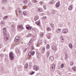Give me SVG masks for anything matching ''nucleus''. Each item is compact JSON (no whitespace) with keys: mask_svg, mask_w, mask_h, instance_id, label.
I'll use <instances>...</instances> for the list:
<instances>
[{"mask_svg":"<svg viewBox=\"0 0 76 76\" xmlns=\"http://www.w3.org/2000/svg\"><path fill=\"white\" fill-rule=\"evenodd\" d=\"M34 47L33 46H32V48H31V50H34Z\"/></svg>","mask_w":76,"mask_h":76,"instance_id":"nucleus-57","label":"nucleus"},{"mask_svg":"<svg viewBox=\"0 0 76 76\" xmlns=\"http://www.w3.org/2000/svg\"><path fill=\"white\" fill-rule=\"evenodd\" d=\"M5 61L6 63H8V61H9L7 58H5Z\"/></svg>","mask_w":76,"mask_h":76,"instance_id":"nucleus-36","label":"nucleus"},{"mask_svg":"<svg viewBox=\"0 0 76 76\" xmlns=\"http://www.w3.org/2000/svg\"><path fill=\"white\" fill-rule=\"evenodd\" d=\"M68 32V30L67 29H65L63 30L62 33H64V34H67Z\"/></svg>","mask_w":76,"mask_h":76,"instance_id":"nucleus-7","label":"nucleus"},{"mask_svg":"<svg viewBox=\"0 0 76 76\" xmlns=\"http://www.w3.org/2000/svg\"><path fill=\"white\" fill-rule=\"evenodd\" d=\"M69 47L71 49H72V47H73V46H72V44L69 43Z\"/></svg>","mask_w":76,"mask_h":76,"instance_id":"nucleus-18","label":"nucleus"},{"mask_svg":"<svg viewBox=\"0 0 76 76\" xmlns=\"http://www.w3.org/2000/svg\"><path fill=\"white\" fill-rule=\"evenodd\" d=\"M44 51H45V48H43V49H42V53H44Z\"/></svg>","mask_w":76,"mask_h":76,"instance_id":"nucleus-30","label":"nucleus"},{"mask_svg":"<svg viewBox=\"0 0 76 76\" xmlns=\"http://www.w3.org/2000/svg\"><path fill=\"white\" fill-rule=\"evenodd\" d=\"M15 51H16V53H19V50L18 49V48H16V49Z\"/></svg>","mask_w":76,"mask_h":76,"instance_id":"nucleus-33","label":"nucleus"},{"mask_svg":"<svg viewBox=\"0 0 76 76\" xmlns=\"http://www.w3.org/2000/svg\"><path fill=\"white\" fill-rule=\"evenodd\" d=\"M34 73H35V72L34 71V72H32L31 73H30L29 74L31 75H33V74H34Z\"/></svg>","mask_w":76,"mask_h":76,"instance_id":"nucleus-37","label":"nucleus"},{"mask_svg":"<svg viewBox=\"0 0 76 76\" xmlns=\"http://www.w3.org/2000/svg\"><path fill=\"white\" fill-rule=\"evenodd\" d=\"M2 4H6L7 3V0H2Z\"/></svg>","mask_w":76,"mask_h":76,"instance_id":"nucleus-13","label":"nucleus"},{"mask_svg":"<svg viewBox=\"0 0 76 76\" xmlns=\"http://www.w3.org/2000/svg\"><path fill=\"white\" fill-rule=\"evenodd\" d=\"M72 69L74 71H76V67H73L72 68Z\"/></svg>","mask_w":76,"mask_h":76,"instance_id":"nucleus-26","label":"nucleus"},{"mask_svg":"<svg viewBox=\"0 0 76 76\" xmlns=\"http://www.w3.org/2000/svg\"><path fill=\"white\" fill-rule=\"evenodd\" d=\"M61 42H63L64 41V39H63V36H61Z\"/></svg>","mask_w":76,"mask_h":76,"instance_id":"nucleus-16","label":"nucleus"},{"mask_svg":"<svg viewBox=\"0 0 76 76\" xmlns=\"http://www.w3.org/2000/svg\"><path fill=\"white\" fill-rule=\"evenodd\" d=\"M51 12H52V14H53L54 15H55V14H56V11L55 10H52Z\"/></svg>","mask_w":76,"mask_h":76,"instance_id":"nucleus-21","label":"nucleus"},{"mask_svg":"<svg viewBox=\"0 0 76 76\" xmlns=\"http://www.w3.org/2000/svg\"><path fill=\"white\" fill-rule=\"evenodd\" d=\"M46 48L48 50L49 49V48H50V45H46Z\"/></svg>","mask_w":76,"mask_h":76,"instance_id":"nucleus-31","label":"nucleus"},{"mask_svg":"<svg viewBox=\"0 0 76 76\" xmlns=\"http://www.w3.org/2000/svg\"><path fill=\"white\" fill-rule=\"evenodd\" d=\"M2 9H4V7H3L2 8Z\"/></svg>","mask_w":76,"mask_h":76,"instance_id":"nucleus-64","label":"nucleus"},{"mask_svg":"<svg viewBox=\"0 0 76 76\" xmlns=\"http://www.w3.org/2000/svg\"><path fill=\"white\" fill-rule=\"evenodd\" d=\"M34 54H35V51H34L32 52L31 53V54L32 55H33V56H34Z\"/></svg>","mask_w":76,"mask_h":76,"instance_id":"nucleus-48","label":"nucleus"},{"mask_svg":"<svg viewBox=\"0 0 76 76\" xmlns=\"http://www.w3.org/2000/svg\"><path fill=\"white\" fill-rule=\"evenodd\" d=\"M38 43L39 44H42V41H40V40L38 41Z\"/></svg>","mask_w":76,"mask_h":76,"instance_id":"nucleus-40","label":"nucleus"},{"mask_svg":"<svg viewBox=\"0 0 76 76\" xmlns=\"http://www.w3.org/2000/svg\"><path fill=\"white\" fill-rule=\"evenodd\" d=\"M36 11L38 12H42V9L41 8H37L36 9Z\"/></svg>","mask_w":76,"mask_h":76,"instance_id":"nucleus-5","label":"nucleus"},{"mask_svg":"<svg viewBox=\"0 0 76 76\" xmlns=\"http://www.w3.org/2000/svg\"><path fill=\"white\" fill-rule=\"evenodd\" d=\"M46 41L45 40V44H46Z\"/></svg>","mask_w":76,"mask_h":76,"instance_id":"nucleus-63","label":"nucleus"},{"mask_svg":"<svg viewBox=\"0 0 76 76\" xmlns=\"http://www.w3.org/2000/svg\"><path fill=\"white\" fill-rule=\"evenodd\" d=\"M7 18H8V16H6L4 18H3V20L4 19H7Z\"/></svg>","mask_w":76,"mask_h":76,"instance_id":"nucleus-35","label":"nucleus"},{"mask_svg":"<svg viewBox=\"0 0 76 76\" xmlns=\"http://www.w3.org/2000/svg\"><path fill=\"white\" fill-rule=\"evenodd\" d=\"M63 67H64V65H63V64H62L61 65V68H63Z\"/></svg>","mask_w":76,"mask_h":76,"instance_id":"nucleus-47","label":"nucleus"},{"mask_svg":"<svg viewBox=\"0 0 76 76\" xmlns=\"http://www.w3.org/2000/svg\"><path fill=\"white\" fill-rule=\"evenodd\" d=\"M32 5V2H29L28 4V7H30V6H31Z\"/></svg>","mask_w":76,"mask_h":76,"instance_id":"nucleus-17","label":"nucleus"},{"mask_svg":"<svg viewBox=\"0 0 76 76\" xmlns=\"http://www.w3.org/2000/svg\"><path fill=\"white\" fill-rule=\"evenodd\" d=\"M43 4H44V2H43L42 1H41L39 2V4H41V5Z\"/></svg>","mask_w":76,"mask_h":76,"instance_id":"nucleus-46","label":"nucleus"},{"mask_svg":"<svg viewBox=\"0 0 76 76\" xmlns=\"http://www.w3.org/2000/svg\"><path fill=\"white\" fill-rule=\"evenodd\" d=\"M47 31H51V28L50 27H47Z\"/></svg>","mask_w":76,"mask_h":76,"instance_id":"nucleus-23","label":"nucleus"},{"mask_svg":"<svg viewBox=\"0 0 76 76\" xmlns=\"http://www.w3.org/2000/svg\"><path fill=\"white\" fill-rule=\"evenodd\" d=\"M28 50L27 48H26L25 50H26H26Z\"/></svg>","mask_w":76,"mask_h":76,"instance_id":"nucleus-61","label":"nucleus"},{"mask_svg":"<svg viewBox=\"0 0 76 76\" xmlns=\"http://www.w3.org/2000/svg\"><path fill=\"white\" fill-rule=\"evenodd\" d=\"M19 39V37L17 36L16 37L15 39V42H17L18 41Z\"/></svg>","mask_w":76,"mask_h":76,"instance_id":"nucleus-8","label":"nucleus"},{"mask_svg":"<svg viewBox=\"0 0 76 76\" xmlns=\"http://www.w3.org/2000/svg\"><path fill=\"white\" fill-rule=\"evenodd\" d=\"M38 19V17L36 16L34 18L35 21H36V20H37Z\"/></svg>","mask_w":76,"mask_h":76,"instance_id":"nucleus-34","label":"nucleus"},{"mask_svg":"<svg viewBox=\"0 0 76 76\" xmlns=\"http://www.w3.org/2000/svg\"><path fill=\"white\" fill-rule=\"evenodd\" d=\"M26 28L27 29H28V30H30V29H31V27L30 26H26Z\"/></svg>","mask_w":76,"mask_h":76,"instance_id":"nucleus-20","label":"nucleus"},{"mask_svg":"<svg viewBox=\"0 0 76 76\" xmlns=\"http://www.w3.org/2000/svg\"><path fill=\"white\" fill-rule=\"evenodd\" d=\"M31 42H29V45H31Z\"/></svg>","mask_w":76,"mask_h":76,"instance_id":"nucleus-60","label":"nucleus"},{"mask_svg":"<svg viewBox=\"0 0 76 76\" xmlns=\"http://www.w3.org/2000/svg\"><path fill=\"white\" fill-rule=\"evenodd\" d=\"M28 55L29 56H31L32 55V52H29L28 53Z\"/></svg>","mask_w":76,"mask_h":76,"instance_id":"nucleus-45","label":"nucleus"},{"mask_svg":"<svg viewBox=\"0 0 76 76\" xmlns=\"http://www.w3.org/2000/svg\"><path fill=\"white\" fill-rule=\"evenodd\" d=\"M65 56H68L67 53H66V52H65Z\"/></svg>","mask_w":76,"mask_h":76,"instance_id":"nucleus-53","label":"nucleus"},{"mask_svg":"<svg viewBox=\"0 0 76 76\" xmlns=\"http://www.w3.org/2000/svg\"><path fill=\"white\" fill-rule=\"evenodd\" d=\"M62 26H63V25H62V24H61V26H60V24H59V26H61V27H62Z\"/></svg>","mask_w":76,"mask_h":76,"instance_id":"nucleus-59","label":"nucleus"},{"mask_svg":"<svg viewBox=\"0 0 76 76\" xmlns=\"http://www.w3.org/2000/svg\"><path fill=\"white\" fill-rule=\"evenodd\" d=\"M3 33L4 34V40L5 41H6L7 40L9 39V36L8 34L6 33V28H4L3 29Z\"/></svg>","mask_w":76,"mask_h":76,"instance_id":"nucleus-1","label":"nucleus"},{"mask_svg":"<svg viewBox=\"0 0 76 76\" xmlns=\"http://www.w3.org/2000/svg\"><path fill=\"white\" fill-rule=\"evenodd\" d=\"M28 37H32V34H28Z\"/></svg>","mask_w":76,"mask_h":76,"instance_id":"nucleus-39","label":"nucleus"},{"mask_svg":"<svg viewBox=\"0 0 76 76\" xmlns=\"http://www.w3.org/2000/svg\"><path fill=\"white\" fill-rule=\"evenodd\" d=\"M25 6H24L23 8H22V9L23 10H24V9H25Z\"/></svg>","mask_w":76,"mask_h":76,"instance_id":"nucleus-58","label":"nucleus"},{"mask_svg":"<svg viewBox=\"0 0 76 76\" xmlns=\"http://www.w3.org/2000/svg\"><path fill=\"white\" fill-rule=\"evenodd\" d=\"M37 1H37L36 0H33V3H37Z\"/></svg>","mask_w":76,"mask_h":76,"instance_id":"nucleus-42","label":"nucleus"},{"mask_svg":"<svg viewBox=\"0 0 76 76\" xmlns=\"http://www.w3.org/2000/svg\"><path fill=\"white\" fill-rule=\"evenodd\" d=\"M35 23L37 24L38 26H40L39 24H40V21H39Z\"/></svg>","mask_w":76,"mask_h":76,"instance_id":"nucleus-15","label":"nucleus"},{"mask_svg":"<svg viewBox=\"0 0 76 76\" xmlns=\"http://www.w3.org/2000/svg\"><path fill=\"white\" fill-rule=\"evenodd\" d=\"M0 57H4V54H0Z\"/></svg>","mask_w":76,"mask_h":76,"instance_id":"nucleus-44","label":"nucleus"},{"mask_svg":"<svg viewBox=\"0 0 76 76\" xmlns=\"http://www.w3.org/2000/svg\"><path fill=\"white\" fill-rule=\"evenodd\" d=\"M49 55H50V52H48V51L47 52V56H48V57Z\"/></svg>","mask_w":76,"mask_h":76,"instance_id":"nucleus-38","label":"nucleus"},{"mask_svg":"<svg viewBox=\"0 0 76 76\" xmlns=\"http://www.w3.org/2000/svg\"><path fill=\"white\" fill-rule=\"evenodd\" d=\"M46 18H47V17L45 16H44L43 17V18L44 19H46Z\"/></svg>","mask_w":76,"mask_h":76,"instance_id":"nucleus-54","label":"nucleus"},{"mask_svg":"<svg viewBox=\"0 0 76 76\" xmlns=\"http://www.w3.org/2000/svg\"><path fill=\"white\" fill-rule=\"evenodd\" d=\"M28 0H24L23 3L25 4L28 2Z\"/></svg>","mask_w":76,"mask_h":76,"instance_id":"nucleus-32","label":"nucleus"},{"mask_svg":"<svg viewBox=\"0 0 76 76\" xmlns=\"http://www.w3.org/2000/svg\"><path fill=\"white\" fill-rule=\"evenodd\" d=\"M18 28L19 29H23V26L22 25L20 26H18Z\"/></svg>","mask_w":76,"mask_h":76,"instance_id":"nucleus-9","label":"nucleus"},{"mask_svg":"<svg viewBox=\"0 0 76 76\" xmlns=\"http://www.w3.org/2000/svg\"><path fill=\"white\" fill-rule=\"evenodd\" d=\"M1 23L2 25H4V21H2L1 22Z\"/></svg>","mask_w":76,"mask_h":76,"instance_id":"nucleus-41","label":"nucleus"},{"mask_svg":"<svg viewBox=\"0 0 76 76\" xmlns=\"http://www.w3.org/2000/svg\"><path fill=\"white\" fill-rule=\"evenodd\" d=\"M67 58V56H65V60H66Z\"/></svg>","mask_w":76,"mask_h":76,"instance_id":"nucleus-55","label":"nucleus"},{"mask_svg":"<svg viewBox=\"0 0 76 76\" xmlns=\"http://www.w3.org/2000/svg\"><path fill=\"white\" fill-rule=\"evenodd\" d=\"M40 35L41 37H42V36H43V35H44V34H42V33H40Z\"/></svg>","mask_w":76,"mask_h":76,"instance_id":"nucleus-49","label":"nucleus"},{"mask_svg":"<svg viewBox=\"0 0 76 76\" xmlns=\"http://www.w3.org/2000/svg\"><path fill=\"white\" fill-rule=\"evenodd\" d=\"M55 67H56V65L55 64H52L51 65L50 68L52 71H53V72L54 71Z\"/></svg>","mask_w":76,"mask_h":76,"instance_id":"nucleus-3","label":"nucleus"},{"mask_svg":"<svg viewBox=\"0 0 76 76\" xmlns=\"http://www.w3.org/2000/svg\"><path fill=\"white\" fill-rule=\"evenodd\" d=\"M73 62L72 61L70 62V65L71 66H73Z\"/></svg>","mask_w":76,"mask_h":76,"instance_id":"nucleus-43","label":"nucleus"},{"mask_svg":"<svg viewBox=\"0 0 76 76\" xmlns=\"http://www.w3.org/2000/svg\"><path fill=\"white\" fill-rule=\"evenodd\" d=\"M32 31H34V32H35L36 31V30H35V29L34 28H32Z\"/></svg>","mask_w":76,"mask_h":76,"instance_id":"nucleus-52","label":"nucleus"},{"mask_svg":"<svg viewBox=\"0 0 76 76\" xmlns=\"http://www.w3.org/2000/svg\"><path fill=\"white\" fill-rule=\"evenodd\" d=\"M61 29H58V30L56 31V32L57 33H59L60 32H61Z\"/></svg>","mask_w":76,"mask_h":76,"instance_id":"nucleus-24","label":"nucleus"},{"mask_svg":"<svg viewBox=\"0 0 76 76\" xmlns=\"http://www.w3.org/2000/svg\"><path fill=\"white\" fill-rule=\"evenodd\" d=\"M60 2H58L56 3V7H58L59 6H60Z\"/></svg>","mask_w":76,"mask_h":76,"instance_id":"nucleus-12","label":"nucleus"},{"mask_svg":"<svg viewBox=\"0 0 76 76\" xmlns=\"http://www.w3.org/2000/svg\"><path fill=\"white\" fill-rule=\"evenodd\" d=\"M9 56L10 60H13L14 59V56H13V53L12 52H11L9 53Z\"/></svg>","mask_w":76,"mask_h":76,"instance_id":"nucleus-2","label":"nucleus"},{"mask_svg":"<svg viewBox=\"0 0 76 76\" xmlns=\"http://www.w3.org/2000/svg\"><path fill=\"white\" fill-rule=\"evenodd\" d=\"M50 60H53L54 59V57L53 56H51L50 57Z\"/></svg>","mask_w":76,"mask_h":76,"instance_id":"nucleus-29","label":"nucleus"},{"mask_svg":"<svg viewBox=\"0 0 76 76\" xmlns=\"http://www.w3.org/2000/svg\"><path fill=\"white\" fill-rule=\"evenodd\" d=\"M25 69H27L28 67V63H26V65L25 66Z\"/></svg>","mask_w":76,"mask_h":76,"instance_id":"nucleus-22","label":"nucleus"},{"mask_svg":"<svg viewBox=\"0 0 76 76\" xmlns=\"http://www.w3.org/2000/svg\"><path fill=\"white\" fill-rule=\"evenodd\" d=\"M36 54L37 58H39L41 56V54L38 52H37Z\"/></svg>","mask_w":76,"mask_h":76,"instance_id":"nucleus-4","label":"nucleus"},{"mask_svg":"<svg viewBox=\"0 0 76 76\" xmlns=\"http://www.w3.org/2000/svg\"><path fill=\"white\" fill-rule=\"evenodd\" d=\"M1 72L2 73L4 74V73H5V70H4V69H3L1 70Z\"/></svg>","mask_w":76,"mask_h":76,"instance_id":"nucleus-28","label":"nucleus"},{"mask_svg":"<svg viewBox=\"0 0 76 76\" xmlns=\"http://www.w3.org/2000/svg\"><path fill=\"white\" fill-rule=\"evenodd\" d=\"M12 27L13 28H15V25H12Z\"/></svg>","mask_w":76,"mask_h":76,"instance_id":"nucleus-51","label":"nucleus"},{"mask_svg":"<svg viewBox=\"0 0 76 76\" xmlns=\"http://www.w3.org/2000/svg\"><path fill=\"white\" fill-rule=\"evenodd\" d=\"M50 26H51V28H52L53 29H54V28H55V27L54 26V24L53 23H51L50 24Z\"/></svg>","mask_w":76,"mask_h":76,"instance_id":"nucleus-10","label":"nucleus"},{"mask_svg":"<svg viewBox=\"0 0 76 76\" xmlns=\"http://www.w3.org/2000/svg\"><path fill=\"white\" fill-rule=\"evenodd\" d=\"M18 10L19 14L21 15V14H22V11H21V10L20 9V8H18Z\"/></svg>","mask_w":76,"mask_h":76,"instance_id":"nucleus-11","label":"nucleus"},{"mask_svg":"<svg viewBox=\"0 0 76 76\" xmlns=\"http://www.w3.org/2000/svg\"><path fill=\"white\" fill-rule=\"evenodd\" d=\"M47 38H48V39H51V37H50V36L49 35L47 37Z\"/></svg>","mask_w":76,"mask_h":76,"instance_id":"nucleus-50","label":"nucleus"},{"mask_svg":"<svg viewBox=\"0 0 76 76\" xmlns=\"http://www.w3.org/2000/svg\"><path fill=\"white\" fill-rule=\"evenodd\" d=\"M43 7L44 8V9H46V6L45 5H44L43 6Z\"/></svg>","mask_w":76,"mask_h":76,"instance_id":"nucleus-56","label":"nucleus"},{"mask_svg":"<svg viewBox=\"0 0 76 76\" xmlns=\"http://www.w3.org/2000/svg\"><path fill=\"white\" fill-rule=\"evenodd\" d=\"M73 8L72 7V5H71L68 8L69 10H72Z\"/></svg>","mask_w":76,"mask_h":76,"instance_id":"nucleus-27","label":"nucleus"},{"mask_svg":"<svg viewBox=\"0 0 76 76\" xmlns=\"http://www.w3.org/2000/svg\"><path fill=\"white\" fill-rule=\"evenodd\" d=\"M52 48L53 50H56V47L54 46H52Z\"/></svg>","mask_w":76,"mask_h":76,"instance_id":"nucleus-19","label":"nucleus"},{"mask_svg":"<svg viewBox=\"0 0 76 76\" xmlns=\"http://www.w3.org/2000/svg\"><path fill=\"white\" fill-rule=\"evenodd\" d=\"M2 47V45H1V46L0 45V48H1Z\"/></svg>","mask_w":76,"mask_h":76,"instance_id":"nucleus-62","label":"nucleus"},{"mask_svg":"<svg viewBox=\"0 0 76 76\" xmlns=\"http://www.w3.org/2000/svg\"><path fill=\"white\" fill-rule=\"evenodd\" d=\"M33 68L35 70H39V68L38 66H37L36 65H35L33 67Z\"/></svg>","mask_w":76,"mask_h":76,"instance_id":"nucleus-6","label":"nucleus"},{"mask_svg":"<svg viewBox=\"0 0 76 76\" xmlns=\"http://www.w3.org/2000/svg\"><path fill=\"white\" fill-rule=\"evenodd\" d=\"M54 3V1H51L49 3V4H53Z\"/></svg>","mask_w":76,"mask_h":76,"instance_id":"nucleus-14","label":"nucleus"},{"mask_svg":"<svg viewBox=\"0 0 76 76\" xmlns=\"http://www.w3.org/2000/svg\"><path fill=\"white\" fill-rule=\"evenodd\" d=\"M23 14L24 15H26L28 14V13L24 11L23 12Z\"/></svg>","mask_w":76,"mask_h":76,"instance_id":"nucleus-25","label":"nucleus"}]
</instances>
